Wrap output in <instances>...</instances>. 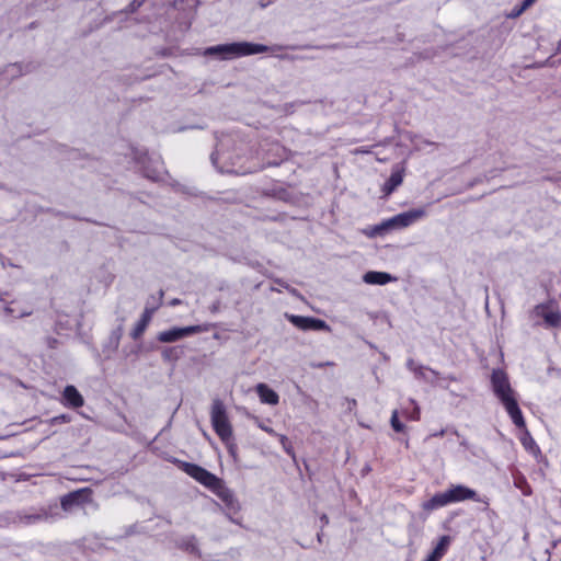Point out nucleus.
<instances>
[{"label":"nucleus","instance_id":"f257e3e1","mask_svg":"<svg viewBox=\"0 0 561 561\" xmlns=\"http://www.w3.org/2000/svg\"><path fill=\"white\" fill-rule=\"evenodd\" d=\"M311 48H320L319 46H312V45H289V46H282V45H274V46H266L263 44H255L250 42H234V43H228V44H219L215 46L207 47L204 51L206 56H216L221 60H230L233 58H239L243 56H251L255 54H262L266 51H275L280 49H311Z\"/></svg>","mask_w":561,"mask_h":561},{"label":"nucleus","instance_id":"4be33fe9","mask_svg":"<svg viewBox=\"0 0 561 561\" xmlns=\"http://www.w3.org/2000/svg\"><path fill=\"white\" fill-rule=\"evenodd\" d=\"M178 548L192 554H199L197 539L194 535L183 537L176 541Z\"/></svg>","mask_w":561,"mask_h":561},{"label":"nucleus","instance_id":"dca6fc26","mask_svg":"<svg viewBox=\"0 0 561 561\" xmlns=\"http://www.w3.org/2000/svg\"><path fill=\"white\" fill-rule=\"evenodd\" d=\"M448 504H450V501H449L447 491H445V492L436 493L430 500L424 501L422 503V508L426 513H431L432 511L438 510Z\"/></svg>","mask_w":561,"mask_h":561},{"label":"nucleus","instance_id":"49530a36","mask_svg":"<svg viewBox=\"0 0 561 561\" xmlns=\"http://www.w3.org/2000/svg\"><path fill=\"white\" fill-rule=\"evenodd\" d=\"M180 304H181V300H180V299H178V298H174V299H172V300L170 301V305H171V306H176V305H180Z\"/></svg>","mask_w":561,"mask_h":561},{"label":"nucleus","instance_id":"864d4df0","mask_svg":"<svg viewBox=\"0 0 561 561\" xmlns=\"http://www.w3.org/2000/svg\"><path fill=\"white\" fill-rule=\"evenodd\" d=\"M460 445L463 446V447H468V443L465 439L460 442Z\"/></svg>","mask_w":561,"mask_h":561},{"label":"nucleus","instance_id":"a211bd4d","mask_svg":"<svg viewBox=\"0 0 561 561\" xmlns=\"http://www.w3.org/2000/svg\"><path fill=\"white\" fill-rule=\"evenodd\" d=\"M394 279L389 273L377 271H369L363 276V280L370 285H386Z\"/></svg>","mask_w":561,"mask_h":561},{"label":"nucleus","instance_id":"3c124183","mask_svg":"<svg viewBox=\"0 0 561 561\" xmlns=\"http://www.w3.org/2000/svg\"><path fill=\"white\" fill-rule=\"evenodd\" d=\"M557 54H561V39L558 43Z\"/></svg>","mask_w":561,"mask_h":561},{"label":"nucleus","instance_id":"c85d7f7f","mask_svg":"<svg viewBox=\"0 0 561 561\" xmlns=\"http://www.w3.org/2000/svg\"><path fill=\"white\" fill-rule=\"evenodd\" d=\"M277 438H278L283 449L285 450V453L288 456H291L293 458H295L294 447H293L291 442L288 439V437L283 434H279V435H277Z\"/></svg>","mask_w":561,"mask_h":561},{"label":"nucleus","instance_id":"6e6d98bb","mask_svg":"<svg viewBox=\"0 0 561 561\" xmlns=\"http://www.w3.org/2000/svg\"><path fill=\"white\" fill-rule=\"evenodd\" d=\"M446 379L450 380V381H456V378L454 376H449L447 377Z\"/></svg>","mask_w":561,"mask_h":561},{"label":"nucleus","instance_id":"37998d69","mask_svg":"<svg viewBox=\"0 0 561 561\" xmlns=\"http://www.w3.org/2000/svg\"><path fill=\"white\" fill-rule=\"evenodd\" d=\"M260 427H261L263 431H265L266 433H268L270 435H274V436H276V437H277V435H278V434H277L273 428H271V427H268V426L260 425Z\"/></svg>","mask_w":561,"mask_h":561},{"label":"nucleus","instance_id":"de8ad7c7","mask_svg":"<svg viewBox=\"0 0 561 561\" xmlns=\"http://www.w3.org/2000/svg\"><path fill=\"white\" fill-rule=\"evenodd\" d=\"M444 434H445V430H440L439 432L434 433L433 436L442 437V436H444Z\"/></svg>","mask_w":561,"mask_h":561},{"label":"nucleus","instance_id":"13d9d810","mask_svg":"<svg viewBox=\"0 0 561 561\" xmlns=\"http://www.w3.org/2000/svg\"><path fill=\"white\" fill-rule=\"evenodd\" d=\"M5 311L11 313L12 309L8 307V308H5Z\"/></svg>","mask_w":561,"mask_h":561},{"label":"nucleus","instance_id":"9d476101","mask_svg":"<svg viewBox=\"0 0 561 561\" xmlns=\"http://www.w3.org/2000/svg\"><path fill=\"white\" fill-rule=\"evenodd\" d=\"M491 383L494 394L500 401L514 396V391L511 388L507 375L501 369L493 370L491 376Z\"/></svg>","mask_w":561,"mask_h":561},{"label":"nucleus","instance_id":"c03bdc74","mask_svg":"<svg viewBox=\"0 0 561 561\" xmlns=\"http://www.w3.org/2000/svg\"><path fill=\"white\" fill-rule=\"evenodd\" d=\"M69 218H72V219H76V220H85V221H89V222H93L95 225H100L99 222L96 221H93V220H90V219H85V218H80V217H77V216H68Z\"/></svg>","mask_w":561,"mask_h":561},{"label":"nucleus","instance_id":"6ab92c4d","mask_svg":"<svg viewBox=\"0 0 561 561\" xmlns=\"http://www.w3.org/2000/svg\"><path fill=\"white\" fill-rule=\"evenodd\" d=\"M256 393L261 400V402L266 404L275 405L279 401V397L272 388H270L265 383H259L256 386Z\"/></svg>","mask_w":561,"mask_h":561},{"label":"nucleus","instance_id":"aec40b11","mask_svg":"<svg viewBox=\"0 0 561 561\" xmlns=\"http://www.w3.org/2000/svg\"><path fill=\"white\" fill-rule=\"evenodd\" d=\"M184 356V346H165L161 348V357L167 363H175Z\"/></svg>","mask_w":561,"mask_h":561},{"label":"nucleus","instance_id":"603ef678","mask_svg":"<svg viewBox=\"0 0 561 561\" xmlns=\"http://www.w3.org/2000/svg\"><path fill=\"white\" fill-rule=\"evenodd\" d=\"M370 471V467L369 466H366L364 469H363V473H367Z\"/></svg>","mask_w":561,"mask_h":561},{"label":"nucleus","instance_id":"4d7b16f0","mask_svg":"<svg viewBox=\"0 0 561 561\" xmlns=\"http://www.w3.org/2000/svg\"><path fill=\"white\" fill-rule=\"evenodd\" d=\"M33 27H35V23L34 22L28 25V28H33Z\"/></svg>","mask_w":561,"mask_h":561},{"label":"nucleus","instance_id":"cd10ccee","mask_svg":"<svg viewBox=\"0 0 561 561\" xmlns=\"http://www.w3.org/2000/svg\"><path fill=\"white\" fill-rule=\"evenodd\" d=\"M20 512H7L1 516V522L9 526V525H20Z\"/></svg>","mask_w":561,"mask_h":561},{"label":"nucleus","instance_id":"2eb2a0df","mask_svg":"<svg viewBox=\"0 0 561 561\" xmlns=\"http://www.w3.org/2000/svg\"><path fill=\"white\" fill-rule=\"evenodd\" d=\"M62 397H64V404L66 407L77 409V408L82 407L84 403V399H83L82 394L72 385L66 386V388L64 389V392H62Z\"/></svg>","mask_w":561,"mask_h":561},{"label":"nucleus","instance_id":"bf43d9fd","mask_svg":"<svg viewBox=\"0 0 561 561\" xmlns=\"http://www.w3.org/2000/svg\"><path fill=\"white\" fill-rule=\"evenodd\" d=\"M158 302V300L156 301V304ZM154 301H151V305L150 306H154L156 305Z\"/></svg>","mask_w":561,"mask_h":561},{"label":"nucleus","instance_id":"8fccbe9b","mask_svg":"<svg viewBox=\"0 0 561 561\" xmlns=\"http://www.w3.org/2000/svg\"><path fill=\"white\" fill-rule=\"evenodd\" d=\"M323 533L322 530L317 534V539L319 542H322Z\"/></svg>","mask_w":561,"mask_h":561},{"label":"nucleus","instance_id":"423d86ee","mask_svg":"<svg viewBox=\"0 0 561 561\" xmlns=\"http://www.w3.org/2000/svg\"><path fill=\"white\" fill-rule=\"evenodd\" d=\"M137 163L139 164L144 178L152 182L163 181V175L167 171L160 158H151L147 153H144L137 157Z\"/></svg>","mask_w":561,"mask_h":561},{"label":"nucleus","instance_id":"a18cd8bd","mask_svg":"<svg viewBox=\"0 0 561 561\" xmlns=\"http://www.w3.org/2000/svg\"><path fill=\"white\" fill-rule=\"evenodd\" d=\"M31 314H32V311H31V310H30V311H23V312H21V313L19 314V318L28 317V316H31Z\"/></svg>","mask_w":561,"mask_h":561},{"label":"nucleus","instance_id":"7ed1b4c3","mask_svg":"<svg viewBox=\"0 0 561 561\" xmlns=\"http://www.w3.org/2000/svg\"><path fill=\"white\" fill-rule=\"evenodd\" d=\"M425 216V210L423 208H413L408 211L400 213L389 219L383 220L379 225H375L366 231V234L370 238H375L378 236H385L387 232L391 230H398L402 228H407L412 224L416 222L421 218Z\"/></svg>","mask_w":561,"mask_h":561},{"label":"nucleus","instance_id":"58836bf2","mask_svg":"<svg viewBox=\"0 0 561 561\" xmlns=\"http://www.w3.org/2000/svg\"><path fill=\"white\" fill-rule=\"evenodd\" d=\"M537 0H523L522 2V10H527L529 7H531Z\"/></svg>","mask_w":561,"mask_h":561},{"label":"nucleus","instance_id":"2f4dec72","mask_svg":"<svg viewBox=\"0 0 561 561\" xmlns=\"http://www.w3.org/2000/svg\"><path fill=\"white\" fill-rule=\"evenodd\" d=\"M266 194L276 197L277 199L280 201H288L289 198V192L285 188H274Z\"/></svg>","mask_w":561,"mask_h":561},{"label":"nucleus","instance_id":"20e7f679","mask_svg":"<svg viewBox=\"0 0 561 561\" xmlns=\"http://www.w3.org/2000/svg\"><path fill=\"white\" fill-rule=\"evenodd\" d=\"M210 421L215 433L219 436L221 442H227L229 438H232V426L229 422L226 407L220 399L213 400Z\"/></svg>","mask_w":561,"mask_h":561},{"label":"nucleus","instance_id":"f704fd0d","mask_svg":"<svg viewBox=\"0 0 561 561\" xmlns=\"http://www.w3.org/2000/svg\"><path fill=\"white\" fill-rule=\"evenodd\" d=\"M136 534H140V530H139L138 525L134 524V525L126 527L125 534L122 536V538L130 537Z\"/></svg>","mask_w":561,"mask_h":561},{"label":"nucleus","instance_id":"6e6552de","mask_svg":"<svg viewBox=\"0 0 561 561\" xmlns=\"http://www.w3.org/2000/svg\"><path fill=\"white\" fill-rule=\"evenodd\" d=\"M285 318L301 331H325L331 332V327L322 319L313 317L285 313Z\"/></svg>","mask_w":561,"mask_h":561},{"label":"nucleus","instance_id":"ddd939ff","mask_svg":"<svg viewBox=\"0 0 561 561\" xmlns=\"http://www.w3.org/2000/svg\"><path fill=\"white\" fill-rule=\"evenodd\" d=\"M447 491L450 503L461 502L466 500H473L476 502H481V499L478 496L477 492L466 485L456 484L451 485Z\"/></svg>","mask_w":561,"mask_h":561},{"label":"nucleus","instance_id":"5701e85b","mask_svg":"<svg viewBox=\"0 0 561 561\" xmlns=\"http://www.w3.org/2000/svg\"><path fill=\"white\" fill-rule=\"evenodd\" d=\"M48 515L45 511L38 513L20 512V525H33L47 519Z\"/></svg>","mask_w":561,"mask_h":561},{"label":"nucleus","instance_id":"473e14b6","mask_svg":"<svg viewBox=\"0 0 561 561\" xmlns=\"http://www.w3.org/2000/svg\"><path fill=\"white\" fill-rule=\"evenodd\" d=\"M222 443L226 445L229 455L236 460L238 447H237V444L234 443L233 437L229 438L227 442H222Z\"/></svg>","mask_w":561,"mask_h":561},{"label":"nucleus","instance_id":"e433bc0d","mask_svg":"<svg viewBox=\"0 0 561 561\" xmlns=\"http://www.w3.org/2000/svg\"><path fill=\"white\" fill-rule=\"evenodd\" d=\"M525 10H522V4L519 7H515L511 14L508 15L510 18H517Z\"/></svg>","mask_w":561,"mask_h":561},{"label":"nucleus","instance_id":"412c9836","mask_svg":"<svg viewBox=\"0 0 561 561\" xmlns=\"http://www.w3.org/2000/svg\"><path fill=\"white\" fill-rule=\"evenodd\" d=\"M414 376L416 379L424 380L433 386L438 385L437 380L439 378V373L430 367L420 365L419 368H416V374Z\"/></svg>","mask_w":561,"mask_h":561},{"label":"nucleus","instance_id":"09e8293b","mask_svg":"<svg viewBox=\"0 0 561 561\" xmlns=\"http://www.w3.org/2000/svg\"><path fill=\"white\" fill-rule=\"evenodd\" d=\"M327 365H333V363H330V362H328V363H320V364H317V365H313V366L318 367V368H321V367L327 366Z\"/></svg>","mask_w":561,"mask_h":561},{"label":"nucleus","instance_id":"4468645a","mask_svg":"<svg viewBox=\"0 0 561 561\" xmlns=\"http://www.w3.org/2000/svg\"><path fill=\"white\" fill-rule=\"evenodd\" d=\"M503 405L505 407L508 415L512 419V422L515 424L518 428H526V423L523 416V413L518 407L517 400L515 397H510L507 399H504L501 401Z\"/></svg>","mask_w":561,"mask_h":561},{"label":"nucleus","instance_id":"4c0bfd02","mask_svg":"<svg viewBox=\"0 0 561 561\" xmlns=\"http://www.w3.org/2000/svg\"><path fill=\"white\" fill-rule=\"evenodd\" d=\"M219 310H220V300H216V301H214V302L209 306V311H210L211 313H217Z\"/></svg>","mask_w":561,"mask_h":561},{"label":"nucleus","instance_id":"1a4fd4ad","mask_svg":"<svg viewBox=\"0 0 561 561\" xmlns=\"http://www.w3.org/2000/svg\"><path fill=\"white\" fill-rule=\"evenodd\" d=\"M163 296H164V291L161 289L159 291V297H158L157 305L149 306V301L147 302L140 319L138 320V322L136 323L135 328L130 332V336H131L133 340H138L144 334V332L146 331L147 327L149 325V323H150V321L152 319L153 313L161 306Z\"/></svg>","mask_w":561,"mask_h":561},{"label":"nucleus","instance_id":"9b49d317","mask_svg":"<svg viewBox=\"0 0 561 561\" xmlns=\"http://www.w3.org/2000/svg\"><path fill=\"white\" fill-rule=\"evenodd\" d=\"M35 65L33 62H13L7 65L2 71H0V81L4 80L7 82H11L14 79L22 77L23 75L30 73L35 70Z\"/></svg>","mask_w":561,"mask_h":561},{"label":"nucleus","instance_id":"79ce46f5","mask_svg":"<svg viewBox=\"0 0 561 561\" xmlns=\"http://www.w3.org/2000/svg\"><path fill=\"white\" fill-rule=\"evenodd\" d=\"M321 529L329 524V517L327 514L320 516Z\"/></svg>","mask_w":561,"mask_h":561},{"label":"nucleus","instance_id":"052dcab7","mask_svg":"<svg viewBox=\"0 0 561 561\" xmlns=\"http://www.w3.org/2000/svg\"><path fill=\"white\" fill-rule=\"evenodd\" d=\"M3 187H4V185L0 183V188H3Z\"/></svg>","mask_w":561,"mask_h":561},{"label":"nucleus","instance_id":"b1692460","mask_svg":"<svg viewBox=\"0 0 561 561\" xmlns=\"http://www.w3.org/2000/svg\"><path fill=\"white\" fill-rule=\"evenodd\" d=\"M525 432L523 436L520 437V443L524 446L526 450L535 455L536 457L541 454L539 446L535 442V439L531 437L530 433L524 428Z\"/></svg>","mask_w":561,"mask_h":561},{"label":"nucleus","instance_id":"c756f323","mask_svg":"<svg viewBox=\"0 0 561 561\" xmlns=\"http://www.w3.org/2000/svg\"><path fill=\"white\" fill-rule=\"evenodd\" d=\"M71 420H72V417L69 414H59V415H56V416L47 420L46 422L49 425L55 426V425H58V424L70 423Z\"/></svg>","mask_w":561,"mask_h":561},{"label":"nucleus","instance_id":"ea45409f","mask_svg":"<svg viewBox=\"0 0 561 561\" xmlns=\"http://www.w3.org/2000/svg\"><path fill=\"white\" fill-rule=\"evenodd\" d=\"M547 66H556L557 64H561V59H559L558 61L554 60V56H550L546 62H545Z\"/></svg>","mask_w":561,"mask_h":561},{"label":"nucleus","instance_id":"7c9ffc66","mask_svg":"<svg viewBox=\"0 0 561 561\" xmlns=\"http://www.w3.org/2000/svg\"><path fill=\"white\" fill-rule=\"evenodd\" d=\"M390 423H391V427L393 428L394 432H397V433L404 432L405 425L399 420L397 411H393V413L391 415Z\"/></svg>","mask_w":561,"mask_h":561},{"label":"nucleus","instance_id":"5fc2aeb1","mask_svg":"<svg viewBox=\"0 0 561 561\" xmlns=\"http://www.w3.org/2000/svg\"><path fill=\"white\" fill-rule=\"evenodd\" d=\"M121 331H122V328H118V330H117V335H116V339H117V340L119 339Z\"/></svg>","mask_w":561,"mask_h":561},{"label":"nucleus","instance_id":"72a5a7b5","mask_svg":"<svg viewBox=\"0 0 561 561\" xmlns=\"http://www.w3.org/2000/svg\"><path fill=\"white\" fill-rule=\"evenodd\" d=\"M144 3V0H133L124 10L125 13H135Z\"/></svg>","mask_w":561,"mask_h":561},{"label":"nucleus","instance_id":"a878e982","mask_svg":"<svg viewBox=\"0 0 561 561\" xmlns=\"http://www.w3.org/2000/svg\"><path fill=\"white\" fill-rule=\"evenodd\" d=\"M513 478H514V485L517 489H519L525 496H529L533 491H531V488H530L529 483L527 482V479L525 478V476L517 471V472L513 473Z\"/></svg>","mask_w":561,"mask_h":561},{"label":"nucleus","instance_id":"f8f14e48","mask_svg":"<svg viewBox=\"0 0 561 561\" xmlns=\"http://www.w3.org/2000/svg\"><path fill=\"white\" fill-rule=\"evenodd\" d=\"M91 491L89 489H81L64 495L60 500V505L64 511H71L73 507L81 506L90 502Z\"/></svg>","mask_w":561,"mask_h":561},{"label":"nucleus","instance_id":"f3484780","mask_svg":"<svg viewBox=\"0 0 561 561\" xmlns=\"http://www.w3.org/2000/svg\"><path fill=\"white\" fill-rule=\"evenodd\" d=\"M403 182V170L397 169L393 170L389 176V179L385 182L381 187V192L385 196H389L392 194L398 186H400Z\"/></svg>","mask_w":561,"mask_h":561},{"label":"nucleus","instance_id":"c9c22d12","mask_svg":"<svg viewBox=\"0 0 561 561\" xmlns=\"http://www.w3.org/2000/svg\"><path fill=\"white\" fill-rule=\"evenodd\" d=\"M420 365H417L414 359L409 358L407 362V367L410 369L414 375L416 374V368H419Z\"/></svg>","mask_w":561,"mask_h":561},{"label":"nucleus","instance_id":"39448f33","mask_svg":"<svg viewBox=\"0 0 561 561\" xmlns=\"http://www.w3.org/2000/svg\"><path fill=\"white\" fill-rule=\"evenodd\" d=\"M230 142V138L221 139L217 144L215 151L210 154V161L213 165L220 173H239L237 170H234V167L237 165V160L240 158L238 156L233 157L227 150Z\"/></svg>","mask_w":561,"mask_h":561},{"label":"nucleus","instance_id":"f03ea898","mask_svg":"<svg viewBox=\"0 0 561 561\" xmlns=\"http://www.w3.org/2000/svg\"><path fill=\"white\" fill-rule=\"evenodd\" d=\"M173 462L187 476L215 493L226 504V506L232 510L236 508L238 501L233 492L225 484L222 479L196 463L179 459H175Z\"/></svg>","mask_w":561,"mask_h":561},{"label":"nucleus","instance_id":"393cba45","mask_svg":"<svg viewBox=\"0 0 561 561\" xmlns=\"http://www.w3.org/2000/svg\"><path fill=\"white\" fill-rule=\"evenodd\" d=\"M450 542H451L450 536H448V535L442 536L431 553L433 556H435L438 560H440L447 552V550L450 546Z\"/></svg>","mask_w":561,"mask_h":561},{"label":"nucleus","instance_id":"a19ab883","mask_svg":"<svg viewBox=\"0 0 561 561\" xmlns=\"http://www.w3.org/2000/svg\"><path fill=\"white\" fill-rule=\"evenodd\" d=\"M279 58L286 59V60H296V59H305V57L299 56H293V55H280Z\"/></svg>","mask_w":561,"mask_h":561},{"label":"nucleus","instance_id":"0eeeda50","mask_svg":"<svg viewBox=\"0 0 561 561\" xmlns=\"http://www.w3.org/2000/svg\"><path fill=\"white\" fill-rule=\"evenodd\" d=\"M205 331H207V327L204 325H188L183 328L173 327L169 330L159 332L157 340L161 343H172Z\"/></svg>","mask_w":561,"mask_h":561},{"label":"nucleus","instance_id":"bb28decb","mask_svg":"<svg viewBox=\"0 0 561 561\" xmlns=\"http://www.w3.org/2000/svg\"><path fill=\"white\" fill-rule=\"evenodd\" d=\"M545 322L552 328L561 327V313L558 311H547L542 313Z\"/></svg>","mask_w":561,"mask_h":561}]
</instances>
